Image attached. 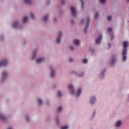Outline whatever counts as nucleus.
<instances>
[{"label": "nucleus", "mask_w": 129, "mask_h": 129, "mask_svg": "<svg viewBox=\"0 0 129 129\" xmlns=\"http://www.w3.org/2000/svg\"><path fill=\"white\" fill-rule=\"evenodd\" d=\"M0 119H2V120H3V121H5V120L6 118V117H5L2 115H0Z\"/></svg>", "instance_id": "nucleus-20"}, {"label": "nucleus", "mask_w": 129, "mask_h": 129, "mask_svg": "<svg viewBox=\"0 0 129 129\" xmlns=\"http://www.w3.org/2000/svg\"><path fill=\"white\" fill-rule=\"evenodd\" d=\"M129 1V0H126V2H128Z\"/></svg>", "instance_id": "nucleus-43"}, {"label": "nucleus", "mask_w": 129, "mask_h": 129, "mask_svg": "<svg viewBox=\"0 0 129 129\" xmlns=\"http://www.w3.org/2000/svg\"><path fill=\"white\" fill-rule=\"evenodd\" d=\"M101 4H104L105 3V0H100Z\"/></svg>", "instance_id": "nucleus-29"}, {"label": "nucleus", "mask_w": 129, "mask_h": 129, "mask_svg": "<svg viewBox=\"0 0 129 129\" xmlns=\"http://www.w3.org/2000/svg\"><path fill=\"white\" fill-rule=\"evenodd\" d=\"M61 36H62V32H59L57 34L58 38L56 39V43H57V44L60 43V41L61 40Z\"/></svg>", "instance_id": "nucleus-3"}, {"label": "nucleus", "mask_w": 129, "mask_h": 129, "mask_svg": "<svg viewBox=\"0 0 129 129\" xmlns=\"http://www.w3.org/2000/svg\"><path fill=\"white\" fill-rule=\"evenodd\" d=\"M80 2H81V3H82V8H83V0H80Z\"/></svg>", "instance_id": "nucleus-32"}, {"label": "nucleus", "mask_w": 129, "mask_h": 129, "mask_svg": "<svg viewBox=\"0 0 129 129\" xmlns=\"http://www.w3.org/2000/svg\"><path fill=\"white\" fill-rule=\"evenodd\" d=\"M111 64H112V63H113V58H112V60H111Z\"/></svg>", "instance_id": "nucleus-38"}, {"label": "nucleus", "mask_w": 129, "mask_h": 129, "mask_svg": "<svg viewBox=\"0 0 129 129\" xmlns=\"http://www.w3.org/2000/svg\"><path fill=\"white\" fill-rule=\"evenodd\" d=\"M127 46H128V42L124 41L123 42V47H124V48L122 52L123 61H125V60H126V54L127 53L126 48H127Z\"/></svg>", "instance_id": "nucleus-1"}, {"label": "nucleus", "mask_w": 129, "mask_h": 129, "mask_svg": "<svg viewBox=\"0 0 129 129\" xmlns=\"http://www.w3.org/2000/svg\"><path fill=\"white\" fill-rule=\"evenodd\" d=\"M75 45H80V40L78 39H76L74 41Z\"/></svg>", "instance_id": "nucleus-14"}, {"label": "nucleus", "mask_w": 129, "mask_h": 129, "mask_svg": "<svg viewBox=\"0 0 129 129\" xmlns=\"http://www.w3.org/2000/svg\"><path fill=\"white\" fill-rule=\"evenodd\" d=\"M94 114H95V113H93V115H94Z\"/></svg>", "instance_id": "nucleus-42"}, {"label": "nucleus", "mask_w": 129, "mask_h": 129, "mask_svg": "<svg viewBox=\"0 0 129 129\" xmlns=\"http://www.w3.org/2000/svg\"><path fill=\"white\" fill-rule=\"evenodd\" d=\"M7 75L8 74H7V72H3L2 74V81H4L6 78H7Z\"/></svg>", "instance_id": "nucleus-7"}, {"label": "nucleus", "mask_w": 129, "mask_h": 129, "mask_svg": "<svg viewBox=\"0 0 129 129\" xmlns=\"http://www.w3.org/2000/svg\"><path fill=\"white\" fill-rule=\"evenodd\" d=\"M111 45H110V44H108V47H111Z\"/></svg>", "instance_id": "nucleus-36"}, {"label": "nucleus", "mask_w": 129, "mask_h": 129, "mask_svg": "<svg viewBox=\"0 0 129 129\" xmlns=\"http://www.w3.org/2000/svg\"><path fill=\"white\" fill-rule=\"evenodd\" d=\"M44 22H47L48 21V15H46L43 17Z\"/></svg>", "instance_id": "nucleus-19"}, {"label": "nucleus", "mask_w": 129, "mask_h": 129, "mask_svg": "<svg viewBox=\"0 0 129 129\" xmlns=\"http://www.w3.org/2000/svg\"><path fill=\"white\" fill-rule=\"evenodd\" d=\"M8 129H12L11 127H9Z\"/></svg>", "instance_id": "nucleus-41"}, {"label": "nucleus", "mask_w": 129, "mask_h": 129, "mask_svg": "<svg viewBox=\"0 0 129 129\" xmlns=\"http://www.w3.org/2000/svg\"><path fill=\"white\" fill-rule=\"evenodd\" d=\"M113 38V36L111 34V41H112V38Z\"/></svg>", "instance_id": "nucleus-34"}, {"label": "nucleus", "mask_w": 129, "mask_h": 129, "mask_svg": "<svg viewBox=\"0 0 129 129\" xmlns=\"http://www.w3.org/2000/svg\"><path fill=\"white\" fill-rule=\"evenodd\" d=\"M69 127L68 125H65L61 127V129H68Z\"/></svg>", "instance_id": "nucleus-24"}, {"label": "nucleus", "mask_w": 129, "mask_h": 129, "mask_svg": "<svg viewBox=\"0 0 129 129\" xmlns=\"http://www.w3.org/2000/svg\"><path fill=\"white\" fill-rule=\"evenodd\" d=\"M61 110H62V107H59L58 108V110H57V111H58V112H60V111H61Z\"/></svg>", "instance_id": "nucleus-28"}, {"label": "nucleus", "mask_w": 129, "mask_h": 129, "mask_svg": "<svg viewBox=\"0 0 129 129\" xmlns=\"http://www.w3.org/2000/svg\"><path fill=\"white\" fill-rule=\"evenodd\" d=\"M101 40H102V35H100L98 38L96 40V43L99 44V43L101 42Z\"/></svg>", "instance_id": "nucleus-5"}, {"label": "nucleus", "mask_w": 129, "mask_h": 129, "mask_svg": "<svg viewBox=\"0 0 129 129\" xmlns=\"http://www.w3.org/2000/svg\"><path fill=\"white\" fill-rule=\"evenodd\" d=\"M95 100H96L95 97H92L90 100V103L91 104H92L93 103H94V102L95 101Z\"/></svg>", "instance_id": "nucleus-12"}, {"label": "nucleus", "mask_w": 129, "mask_h": 129, "mask_svg": "<svg viewBox=\"0 0 129 129\" xmlns=\"http://www.w3.org/2000/svg\"><path fill=\"white\" fill-rule=\"evenodd\" d=\"M37 101H38V104H39V105H42V104H43V101H42V100H41L40 99H38Z\"/></svg>", "instance_id": "nucleus-16"}, {"label": "nucleus", "mask_w": 129, "mask_h": 129, "mask_svg": "<svg viewBox=\"0 0 129 129\" xmlns=\"http://www.w3.org/2000/svg\"><path fill=\"white\" fill-rule=\"evenodd\" d=\"M24 3L25 4H29V5H31L32 1L31 0H24Z\"/></svg>", "instance_id": "nucleus-17"}, {"label": "nucleus", "mask_w": 129, "mask_h": 129, "mask_svg": "<svg viewBox=\"0 0 129 129\" xmlns=\"http://www.w3.org/2000/svg\"><path fill=\"white\" fill-rule=\"evenodd\" d=\"M50 70L51 71L50 77L53 78L55 75V72L53 71V69L52 68H50Z\"/></svg>", "instance_id": "nucleus-11"}, {"label": "nucleus", "mask_w": 129, "mask_h": 129, "mask_svg": "<svg viewBox=\"0 0 129 129\" xmlns=\"http://www.w3.org/2000/svg\"><path fill=\"white\" fill-rule=\"evenodd\" d=\"M56 121H58V120H56Z\"/></svg>", "instance_id": "nucleus-44"}, {"label": "nucleus", "mask_w": 129, "mask_h": 129, "mask_svg": "<svg viewBox=\"0 0 129 129\" xmlns=\"http://www.w3.org/2000/svg\"><path fill=\"white\" fill-rule=\"evenodd\" d=\"M122 122L121 120H118L115 124L116 126L119 127L121 125Z\"/></svg>", "instance_id": "nucleus-9"}, {"label": "nucleus", "mask_w": 129, "mask_h": 129, "mask_svg": "<svg viewBox=\"0 0 129 129\" xmlns=\"http://www.w3.org/2000/svg\"><path fill=\"white\" fill-rule=\"evenodd\" d=\"M25 119H26V121H28V117H26L25 118Z\"/></svg>", "instance_id": "nucleus-39"}, {"label": "nucleus", "mask_w": 129, "mask_h": 129, "mask_svg": "<svg viewBox=\"0 0 129 129\" xmlns=\"http://www.w3.org/2000/svg\"><path fill=\"white\" fill-rule=\"evenodd\" d=\"M128 23H129V21H128Z\"/></svg>", "instance_id": "nucleus-45"}, {"label": "nucleus", "mask_w": 129, "mask_h": 129, "mask_svg": "<svg viewBox=\"0 0 129 129\" xmlns=\"http://www.w3.org/2000/svg\"><path fill=\"white\" fill-rule=\"evenodd\" d=\"M71 14L73 17H76V10H75V8L73 7H71Z\"/></svg>", "instance_id": "nucleus-2"}, {"label": "nucleus", "mask_w": 129, "mask_h": 129, "mask_svg": "<svg viewBox=\"0 0 129 129\" xmlns=\"http://www.w3.org/2000/svg\"><path fill=\"white\" fill-rule=\"evenodd\" d=\"M82 76H83V74H82V75H80V76H79V77H82Z\"/></svg>", "instance_id": "nucleus-40"}, {"label": "nucleus", "mask_w": 129, "mask_h": 129, "mask_svg": "<svg viewBox=\"0 0 129 129\" xmlns=\"http://www.w3.org/2000/svg\"><path fill=\"white\" fill-rule=\"evenodd\" d=\"M108 31L109 33H110L111 32H112V29L111 28H108Z\"/></svg>", "instance_id": "nucleus-30"}, {"label": "nucleus", "mask_w": 129, "mask_h": 129, "mask_svg": "<svg viewBox=\"0 0 129 129\" xmlns=\"http://www.w3.org/2000/svg\"><path fill=\"white\" fill-rule=\"evenodd\" d=\"M111 19H112V18L111 17V16H108V17H107V20H108V21H111Z\"/></svg>", "instance_id": "nucleus-27"}, {"label": "nucleus", "mask_w": 129, "mask_h": 129, "mask_svg": "<svg viewBox=\"0 0 129 129\" xmlns=\"http://www.w3.org/2000/svg\"><path fill=\"white\" fill-rule=\"evenodd\" d=\"M83 22H84V20H82V21H81V24H83Z\"/></svg>", "instance_id": "nucleus-37"}, {"label": "nucleus", "mask_w": 129, "mask_h": 129, "mask_svg": "<svg viewBox=\"0 0 129 129\" xmlns=\"http://www.w3.org/2000/svg\"><path fill=\"white\" fill-rule=\"evenodd\" d=\"M69 88L71 90V94H74V89L73 88V86H72V85H70L69 86Z\"/></svg>", "instance_id": "nucleus-8"}, {"label": "nucleus", "mask_w": 129, "mask_h": 129, "mask_svg": "<svg viewBox=\"0 0 129 129\" xmlns=\"http://www.w3.org/2000/svg\"><path fill=\"white\" fill-rule=\"evenodd\" d=\"M8 64V61L5 59L2 61H0V67L1 66H6Z\"/></svg>", "instance_id": "nucleus-4"}, {"label": "nucleus", "mask_w": 129, "mask_h": 129, "mask_svg": "<svg viewBox=\"0 0 129 129\" xmlns=\"http://www.w3.org/2000/svg\"><path fill=\"white\" fill-rule=\"evenodd\" d=\"M36 57V52H34L32 53V59H35V57Z\"/></svg>", "instance_id": "nucleus-23"}, {"label": "nucleus", "mask_w": 129, "mask_h": 129, "mask_svg": "<svg viewBox=\"0 0 129 129\" xmlns=\"http://www.w3.org/2000/svg\"><path fill=\"white\" fill-rule=\"evenodd\" d=\"M69 48L70 49V50H73L74 49L73 46H70Z\"/></svg>", "instance_id": "nucleus-33"}, {"label": "nucleus", "mask_w": 129, "mask_h": 129, "mask_svg": "<svg viewBox=\"0 0 129 129\" xmlns=\"http://www.w3.org/2000/svg\"><path fill=\"white\" fill-rule=\"evenodd\" d=\"M13 28H17L18 27V22L15 21L13 23Z\"/></svg>", "instance_id": "nucleus-15"}, {"label": "nucleus", "mask_w": 129, "mask_h": 129, "mask_svg": "<svg viewBox=\"0 0 129 129\" xmlns=\"http://www.w3.org/2000/svg\"><path fill=\"white\" fill-rule=\"evenodd\" d=\"M103 74H104V72H102L101 73V76H102V75H103Z\"/></svg>", "instance_id": "nucleus-35"}, {"label": "nucleus", "mask_w": 129, "mask_h": 129, "mask_svg": "<svg viewBox=\"0 0 129 129\" xmlns=\"http://www.w3.org/2000/svg\"><path fill=\"white\" fill-rule=\"evenodd\" d=\"M89 22H90V21L89 20V18H88L87 21H86V27L85 28V30H84V32L85 33H87V32L86 31L87 30V28H88V26H89Z\"/></svg>", "instance_id": "nucleus-6"}, {"label": "nucleus", "mask_w": 129, "mask_h": 129, "mask_svg": "<svg viewBox=\"0 0 129 129\" xmlns=\"http://www.w3.org/2000/svg\"><path fill=\"white\" fill-rule=\"evenodd\" d=\"M98 17H99V14L98 13H96L95 15V19H97V18H98Z\"/></svg>", "instance_id": "nucleus-26"}, {"label": "nucleus", "mask_w": 129, "mask_h": 129, "mask_svg": "<svg viewBox=\"0 0 129 129\" xmlns=\"http://www.w3.org/2000/svg\"><path fill=\"white\" fill-rule=\"evenodd\" d=\"M44 60H45L44 58H40L37 59L36 60V63H37V64H39V63H41V62H43Z\"/></svg>", "instance_id": "nucleus-10"}, {"label": "nucleus", "mask_w": 129, "mask_h": 129, "mask_svg": "<svg viewBox=\"0 0 129 129\" xmlns=\"http://www.w3.org/2000/svg\"><path fill=\"white\" fill-rule=\"evenodd\" d=\"M23 23H26L27 22H28V17H24L23 19Z\"/></svg>", "instance_id": "nucleus-18"}, {"label": "nucleus", "mask_w": 129, "mask_h": 129, "mask_svg": "<svg viewBox=\"0 0 129 129\" xmlns=\"http://www.w3.org/2000/svg\"><path fill=\"white\" fill-rule=\"evenodd\" d=\"M80 94H81V89L79 88L78 89V91L76 94V96L77 97H78V96H79V95H80Z\"/></svg>", "instance_id": "nucleus-13"}, {"label": "nucleus", "mask_w": 129, "mask_h": 129, "mask_svg": "<svg viewBox=\"0 0 129 129\" xmlns=\"http://www.w3.org/2000/svg\"><path fill=\"white\" fill-rule=\"evenodd\" d=\"M57 96H58V97H61V96H62V94L61 93V91H58Z\"/></svg>", "instance_id": "nucleus-21"}, {"label": "nucleus", "mask_w": 129, "mask_h": 129, "mask_svg": "<svg viewBox=\"0 0 129 129\" xmlns=\"http://www.w3.org/2000/svg\"><path fill=\"white\" fill-rule=\"evenodd\" d=\"M87 62H88V60H87V59H83V63L84 64H85V63H87Z\"/></svg>", "instance_id": "nucleus-25"}, {"label": "nucleus", "mask_w": 129, "mask_h": 129, "mask_svg": "<svg viewBox=\"0 0 129 129\" xmlns=\"http://www.w3.org/2000/svg\"><path fill=\"white\" fill-rule=\"evenodd\" d=\"M30 18L32 20H34V19H35V16H34V14H33V13H31V14H30Z\"/></svg>", "instance_id": "nucleus-22"}, {"label": "nucleus", "mask_w": 129, "mask_h": 129, "mask_svg": "<svg viewBox=\"0 0 129 129\" xmlns=\"http://www.w3.org/2000/svg\"><path fill=\"white\" fill-rule=\"evenodd\" d=\"M69 62H73V59L72 58H70L69 59Z\"/></svg>", "instance_id": "nucleus-31"}]
</instances>
